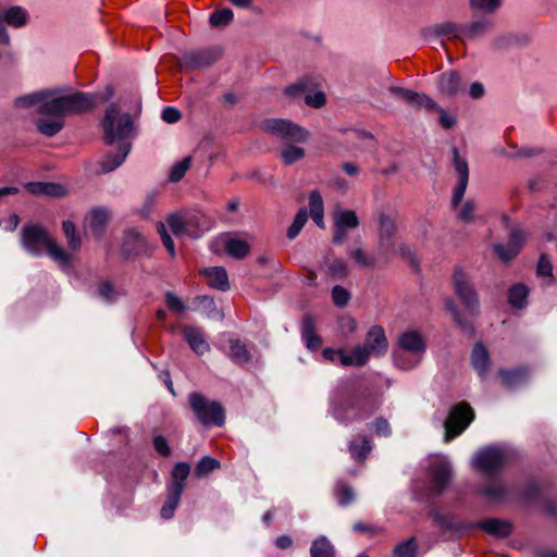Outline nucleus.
I'll return each mask as SVG.
<instances>
[{
	"instance_id": "nucleus-1",
	"label": "nucleus",
	"mask_w": 557,
	"mask_h": 557,
	"mask_svg": "<svg viewBox=\"0 0 557 557\" xmlns=\"http://www.w3.org/2000/svg\"><path fill=\"white\" fill-rule=\"evenodd\" d=\"M114 90L107 86L106 94H91L83 91H65L59 88L44 89L42 106H40V115L36 121L37 129L40 134L52 137L64 127V116L78 115L95 109L99 102L108 101L112 98Z\"/></svg>"
},
{
	"instance_id": "nucleus-2",
	"label": "nucleus",
	"mask_w": 557,
	"mask_h": 557,
	"mask_svg": "<svg viewBox=\"0 0 557 557\" xmlns=\"http://www.w3.org/2000/svg\"><path fill=\"white\" fill-rule=\"evenodd\" d=\"M22 245L34 256H40L46 249L47 255L65 272L72 268L73 256L60 247L41 225H25L22 230Z\"/></svg>"
},
{
	"instance_id": "nucleus-3",
	"label": "nucleus",
	"mask_w": 557,
	"mask_h": 557,
	"mask_svg": "<svg viewBox=\"0 0 557 557\" xmlns=\"http://www.w3.org/2000/svg\"><path fill=\"white\" fill-rule=\"evenodd\" d=\"M425 352V342L417 331H406L398 337L393 351L394 364L401 370H411L420 364Z\"/></svg>"
},
{
	"instance_id": "nucleus-4",
	"label": "nucleus",
	"mask_w": 557,
	"mask_h": 557,
	"mask_svg": "<svg viewBox=\"0 0 557 557\" xmlns=\"http://www.w3.org/2000/svg\"><path fill=\"white\" fill-rule=\"evenodd\" d=\"M101 125L104 141L108 145L127 143L126 139L134 133V124L129 113L121 112L115 103H111L106 109Z\"/></svg>"
},
{
	"instance_id": "nucleus-5",
	"label": "nucleus",
	"mask_w": 557,
	"mask_h": 557,
	"mask_svg": "<svg viewBox=\"0 0 557 557\" xmlns=\"http://www.w3.org/2000/svg\"><path fill=\"white\" fill-rule=\"evenodd\" d=\"M188 400L193 412L201 424L205 426L224 424L225 411L219 401H211L199 393H191Z\"/></svg>"
},
{
	"instance_id": "nucleus-6",
	"label": "nucleus",
	"mask_w": 557,
	"mask_h": 557,
	"mask_svg": "<svg viewBox=\"0 0 557 557\" xmlns=\"http://www.w3.org/2000/svg\"><path fill=\"white\" fill-rule=\"evenodd\" d=\"M507 461L506 451L496 446L480 449L472 459L473 467L485 475L498 472Z\"/></svg>"
},
{
	"instance_id": "nucleus-7",
	"label": "nucleus",
	"mask_w": 557,
	"mask_h": 557,
	"mask_svg": "<svg viewBox=\"0 0 557 557\" xmlns=\"http://www.w3.org/2000/svg\"><path fill=\"white\" fill-rule=\"evenodd\" d=\"M473 418L474 412L468 404L460 403L454 406L444 423L445 442H450L460 435L472 422Z\"/></svg>"
},
{
	"instance_id": "nucleus-8",
	"label": "nucleus",
	"mask_w": 557,
	"mask_h": 557,
	"mask_svg": "<svg viewBox=\"0 0 557 557\" xmlns=\"http://www.w3.org/2000/svg\"><path fill=\"white\" fill-rule=\"evenodd\" d=\"M453 283L456 295L460 298L463 306L472 313L479 311V298L473 286L470 284L467 274L462 270H455Z\"/></svg>"
},
{
	"instance_id": "nucleus-9",
	"label": "nucleus",
	"mask_w": 557,
	"mask_h": 557,
	"mask_svg": "<svg viewBox=\"0 0 557 557\" xmlns=\"http://www.w3.org/2000/svg\"><path fill=\"white\" fill-rule=\"evenodd\" d=\"M453 283L456 295L460 298L463 306L472 313L479 311V298L473 286L470 284L467 274L462 270H455Z\"/></svg>"
},
{
	"instance_id": "nucleus-10",
	"label": "nucleus",
	"mask_w": 557,
	"mask_h": 557,
	"mask_svg": "<svg viewBox=\"0 0 557 557\" xmlns=\"http://www.w3.org/2000/svg\"><path fill=\"white\" fill-rule=\"evenodd\" d=\"M451 466L446 457L434 456L430 463V478L434 492L442 493L451 478Z\"/></svg>"
},
{
	"instance_id": "nucleus-11",
	"label": "nucleus",
	"mask_w": 557,
	"mask_h": 557,
	"mask_svg": "<svg viewBox=\"0 0 557 557\" xmlns=\"http://www.w3.org/2000/svg\"><path fill=\"white\" fill-rule=\"evenodd\" d=\"M525 240V234L519 226H512L509 233L508 245L495 244L494 252L503 262H509L516 258Z\"/></svg>"
},
{
	"instance_id": "nucleus-12",
	"label": "nucleus",
	"mask_w": 557,
	"mask_h": 557,
	"mask_svg": "<svg viewBox=\"0 0 557 557\" xmlns=\"http://www.w3.org/2000/svg\"><path fill=\"white\" fill-rule=\"evenodd\" d=\"M451 152L454 157L455 171L458 174V182L454 189L451 199V205L454 208H456L462 200L467 190L469 183V166L467 160L459 154V151L456 147L451 149Z\"/></svg>"
},
{
	"instance_id": "nucleus-13",
	"label": "nucleus",
	"mask_w": 557,
	"mask_h": 557,
	"mask_svg": "<svg viewBox=\"0 0 557 557\" xmlns=\"http://www.w3.org/2000/svg\"><path fill=\"white\" fill-rule=\"evenodd\" d=\"M267 128L287 140L304 143L308 139V132L286 120H271L267 122Z\"/></svg>"
},
{
	"instance_id": "nucleus-14",
	"label": "nucleus",
	"mask_w": 557,
	"mask_h": 557,
	"mask_svg": "<svg viewBox=\"0 0 557 557\" xmlns=\"http://www.w3.org/2000/svg\"><path fill=\"white\" fill-rule=\"evenodd\" d=\"M110 220V212L106 208H94L84 219V230L96 237H100Z\"/></svg>"
},
{
	"instance_id": "nucleus-15",
	"label": "nucleus",
	"mask_w": 557,
	"mask_h": 557,
	"mask_svg": "<svg viewBox=\"0 0 557 557\" xmlns=\"http://www.w3.org/2000/svg\"><path fill=\"white\" fill-rule=\"evenodd\" d=\"M221 55L218 49H205L187 52L183 55V65L188 69H202L213 64Z\"/></svg>"
},
{
	"instance_id": "nucleus-16",
	"label": "nucleus",
	"mask_w": 557,
	"mask_h": 557,
	"mask_svg": "<svg viewBox=\"0 0 557 557\" xmlns=\"http://www.w3.org/2000/svg\"><path fill=\"white\" fill-rule=\"evenodd\" d=\"M182 334L189 348L197 354L202 356L210 350V345L205 337L203 331L194 325H184L182 327Z\"/></svg>"
},
{
	"instance_id": "nucleus-17",
	"label": "nucleus",
	"mask_w": 557,
	"mask_h": 557,
	"mask_svg": "<svg viewBox=\"0 0 557 557\" xmlns=\"http://www.w3.org/2000/svg\"><path fill=\"white\" fill-rule=\"evenodd\" d=\"M396 231L395 220L381 212L379 214V245L381 250L389 251L393 248V237Z\"/></svg>"
},
{
	"instance_id": "nucleus-18",
	"label": "nucleus",
	"mask_w": 557,
	"mask_h": 557,
	"mask_svg": "<svg viewBox=\"0 0 557 557\" xmlns=\"http://www.w3.org/2000/svg\"><path fill=\"white\" fill-rule=\"evenodd\" d=\"M423 36L426 39L432 37L447 36L449 38L463 40V25L454 22H444L435 24L423 30Z\"/></svg>"
},
{
	"instance_id": "nucleus-19",
	"label": "nucleus",
	"mask_w": 557,
	"mask_h": 557,
	"mask_svg": "<svg viewBox=\"0 0 557 557\" xmlns=\"http://www.w3.org/2000/svg\"><path fill=\"white\" fill-rule=\"evenodd\" d=\"M372 355H384L388 347V342L382 326L373 325L367 333L363 344Z\"/></svg>"
},
{
	"instance_id": "nucleus-20",
	"label": "nucleus",
	"mask_w": 557,
	"mask_h": 557,
	"mask_svg": "<svg viewBox=\"0 0 557 557\" xmlns=\"http://www.w3.org/2000/svg\"><path fill=\"white\" fill-rule=\"evenodd\" d=\"M493 27V20L486 16L463 25V40H476L485 36Z\"/></svg>"
},
{
	"instance_id": "nucleus-21",
	"label": "nucleus",
	"mask_w": 557,
	"mask_h": 557,
	"mask_svg": "<svg viewBox=\"0 0 557 557\" xmlns=\"http://www.w3.org/2000/svg\"><path fill=\"white\" fill-rule=\"evenodd\" d=\"M3 23L14 28L24 27L29 21V14L21 5H11L0 11Z\"/></svg>"
},
{
	"instance_id": "nucleus-22",
	"label": "nucleus",
	"mask_w": 557,
	"mask_h": 557,
	"mask_svg": "<svg viewBox=\"0 0 557 557\" xmlns=\"http://www.w3.org/2000/svg\"><path fill=\"white\" fill-rule=\"evenodd\" d=\"M371 355L372 354L364 345H357L352 348L350 355L339 349V362L344 367H361L368 362Z\"/></svg>"
},
{
	"instance_id": "nucleus-23",
	"label": "nucleus",
	"mask_w": 557,
	"mask_h": 557,
	"mask_svg": "<svg viewBox=\"0 0 557 557\" xmlns=\"http://www.w3.org/2000/svg\"><path fill=\"white\" fill-rule=\"evenodd\" d=\"M131 151L129 143L119 144V153H108L100 161V172L109 173L115 169H117L126 159L127 154Z\"/></svg>"
},
{
	"instance_id": "nucleus-24",
	"label": "nucleus",
	"mask_w": 557,
	"mask_h": 557,
	"mask_svg": "<svg viewBox=\"0 0 557 557\" xmlns=\"http://www.w3.org/2000/svg\"><path fill=\"white\" fill-rule=\"evenodd\" d=\"M462 89L460 75L456 71L445 72L440 75L438 90L440 92L454 97Z\"/></svg>"
},
{
	"instance_id": "nucleus-25",
	"label": "nucleus",
	"mask_w": 557,
	"mask_h": 557,
	"mask_svg": "<svg viewBox=\"0 0 557 557\" xmlns=\"http://www.w3.org/2000/svg\"><path fill=\"white\" fill-rule=\"evenodd\" d=\"M193 221L194 218H185V215L181 213H173L166 220L168 225L174 235H188L190 237L197 238L200 236V233L188 228L190 222Z\"/></svg>"
},
{
	"instance_id": "nucleus-26",
	"label": "nucleus",
	"mask_w": 557,
	"mask_h": 557,
	"mask_svg": "<svg viewBox=\"0 0 557 557\" xmlns=\"http://www.w3.org/2000/svg\"><path fill=\"white\" fill-rule=\"evenodd\" d=\"M200 273L207 278V282L211 287L223 292L230 289V282L224 268H207L201 270Z\"/></svg>"
},
{
	"instance_id": "nucleus-27",
	"label": "nucleus",
	"mask_w": 557,
	"mask_h": 557,
	"mask_svg": "<svg viewBox=\"0 0 557 557\" xmlns=\"http://www.w3.org/2000/svg\"><path fill=\"white\" fill-rule=\"evenodd\" d=\"M471 363L474 370L479 373V375H484L487 373L490 369V355L486 347L476 343L471 352Z\"/></svg>"
},
{
	"instance_id": "nucleus-28",
	"label": "nucleus",
	"mask_w": 557,
	"mask_h": 557,
	"mask_svg": "<svg viewBox=\"0 0 557 557\" xmlns=\"http://www.w3.org/2000/svg\"><path fill=\"white\" fill-rule=\"evenodd\" d=\"M301 337L310 350H317L321 344V337L315 333L314 322L310 315L304 318L301 323Z\"/></svg>"
},
{
	"instance_id": "nucleus-29",
	"label": "nucleus",
	"mask_w": 557,
	"mask_h": 557,
	"mask_svg": "<svg viewBox=\"0 0 557 557\" xmlns=\"http://www.w3.org/2000/svg\"><path fill=\"white\" fill-rule=\"evenodd\" d=\"M309 211L313 222L320 228L325 227L324 223V205L323 199L319 190H312L309 194Z\"/></svg>"
},
{
	"instance_id": "nucleus-30",
	"label": "nucleus",
	"mask_w": 557,
	"mask_h": 557,
	"mask_svg": "<svg viewBox=\"0 0 557 557\" xmlns=\"http://www.w3.org/2000/svg\"><path fill=\"white\" fill-rule=\"evenodd\" d=\"M478 527L486 533L498 537L508 536L512 531L509 522L499 519L483 520L478 524Z\"/></svg>"
},
{
	"instance_id": "nucleus-31",
	"label": "nucleus",
	"mask_w": 557,
	"mask_h": 557,
	"mask_svg": "<svg viewBox=\"0 0 557 557\" xmlns=\"http://www.w3.org/2000/svg\"><path fill=\"white\" fill-rule=\"evenodd\" d=\"M317 88L315 82L310 77H302L296 83L287 86L284 89L285 95H287L290 98H299L304 96L306 98V95L308 92H312Z\"/></svg>"
},
{
	"instance_id": "nucleus-32",
	"label": "nucleus",
	"mask_w": 557,
	"mask_h": 557,
	"mask_svg": "<svg viewBox=\"0 0 557 557\" xmlns=\"http://www.w3.org/2000/svg\"><path fill=\"white\" fill-rule=\"evenodd\" d=\"M190 473V466L187 462H178L172 470V484L169 490L183 493L185 481Z\"/></svg>"
},
{
	"instance_id": "nucleus-33",
	"label": "nucleus",
	"mask_w": 557,
	"mask_h": 557,
	"mask_svg": "<svg viewBox=\"0 0 557 557\" xmlns=\"http://www.w3.org/2000/svg\"><path fill=\"white\" fill-rule=\"evenodd\" d=\"M310 557H335V548L326 536L321 535L312 542Z\"/></svg>"
},
{
	"instance_id": "nucleus-34",
	"label": "nucleus",
	"mask_w": 557,
	"mask_h": 557,
	"mask_svg": "<svg viewBox=\"0 0 557 557\" xmlns=\"http://www.w3.org/2000/svg\"><path fill=\"white\" fill-rule=\"evenodd\" d=\"M44 89L37 90L15 99L14 104L20 109L36 108L38 114H40V106H42Z\"/></svg>"
},
{
	"instance_id": "nucleus-35",
	"label": "nucleus",
	"mask_w": 557,
	"mask_h": 557,
	"mask_svg": "<svg viewBox=\"0 0 557 557\" xmlns=\"http://www.w3.org/2000/svg\"><path fill=\"white\" fill-rule=\"evenodd\" d=\"M333 220L336 225L348 230L356 228L359 225L358 216L352 210L337 209L334 211Z\"/></svg>"
},
{
	"instance_id": "nucleus-36",
	"label": "nucleus",
	"mask_w": 557,
	"mask_h": 557,
	"mask_svg": "<svg viewBox=\"0 0 557 557\" xmlns=\"http://www.w3.org/2000/svg\"><path fill=\"white\" fill-rule=\"evenodd\" d=\"M370 440L367 436H358L349 444V451L354 459L362 460L371 450Z\"/></svg>"
},
{
	"instance_id": "nucleus-37",
	"label": "nucleus",
	"mask_w": 557,
	"mask_h": 557,
	"mask_svg": "<svg viewBox=\"0 0 557 557\" xmlns=\"http://www.w3.org/2000/svg\"><path fill=\"white\" fill-rule=\"evenodd\" d=\"M196 301L201 306V309L208 319L220 321L224 319V313L216 308L212 297L198 296L196 297Z\"/></svg>"
},
{
	"instance_id": "nucleus-38",
	"label": "nucleus",
	"mask_w": 557,
	"mask_h": 557,
	"mask_svg": "<svg viewBox=\"0 0 557 557\" xmlns=\"http://www.w3.org/2000/svg\"><path fill=\"white\" fill-rule=\"evenodd\" d=\"M406 103L411 106L416 110L425 109L428 111H431L435 110L436 108V102L432 98H430L425 94H419L414 90L411 91Z\"/></svg>"
},
{
	"instance_id": "nucleus-39",
	"label": "nucleus",
	"mask_w": 557,
	"mask_h": 557,
	"mask_svg": "<svg viewBox=\"0 0 557 557\" xmlns=\"http://www.w3.org/2000/svg\"><path fill=\"white\" fill-rule=\"evenodd\" d=\"M227 253L236 259H243L250 251V246L246 240L239 238H230L225 244Z\"/></svg>"
},
{
	"instance_id": "nucleus-40",
	"label": "nucleus",
	"mask_w": 557,
	"mask_h": 557,
	"mask_svg": "<svg viewBox=\"0 0 557 557\" xmlns=\"http://www.w3.org/2000/svg\"><path fill=\"white\" fill-rule=\"evenodd\" d=\"M230 358L236 363L248 362L250 354L246 345L239 339H230Z\"/></svg>"
},
{
	"instance_id": "nucleus-41",
	"label": "nucleus",
	"mask_w": 557,
	"mask_h": 557,
	"mask_svg": "<svg viewBox=\"0 0 557 557\" xmlns=\"http://www.w3.org/2000/svg\"><path fill=\"white\" fill-rule=\"evenodd\" d=\"M529 289L523 284L513 285L508 293V300L516 308H523L527 305Z\"/></svg>"
},
{
	"instance_id": "nucleus-42",
	"label": "nucleus",
	"mask_w": 557,
	"mask_h": 557,
	"mask_svg": "<svg viewBox=\"0 0 557 557\" xmlns=\"http://www.w3.org/2000/svg\"><path fill=\"white\" fill-rule=\"evenodd\" d=\"M62 231L69 248L74 251L78 250L82 246V239L76 232L75 224L72 221H64L62 224Z\"/></svg>"
},
{
	"instance_id": "nucleus-43",
	"label": "nucleus",
	"mask_w": 557,
	"mask_h": 557,
	"mask_svg": "<svg viewBox=\"0 0 557 557\" xmlns=\"http://www.w3.org/2000/svg\"><path fill=\"white\" fill-rule=\"evenodd\" d=\"M334 495L341 506H347L355 499V493L351 486L338 482L334 487Z\"/></svg>"
},
{
	"instance_id": "nucleus-44",
	"label": "nucleus",
	"mask_w": 557,
	"mask_h": 557,
	"mask_svg": "<svg viewBox=\"0 0 557 557\" xmlns=\"http://www.w3.org/2000/svg\"><path fill=\"white\" fill-rule=\"evenodd\" d=\"M308 220V212L306 208H301L296 213L293 223L287 230V237L289 239H294L298 236L302 227L305 226L306 222Z\"/></svg>"
},
{
	"instance_id": "nucleus-45",
	"label": "nucleus",
	"mask_w": 557,
	"mask_h": 557,
	"mask_svg": "<svg viewBox=\"0 0 557 557\" xmlns=\"http://www.w3.org/2000/svg\"><path fill=\"white\" fill-rule=\"evenodd\" d=\"M182 493L169 490V495L165 504L161 508V517L163 519H171L174 516L181 500Z\"/></svg>"
},
{
	"instance_id": "nucleus-46",
	"label": "nucleus",
	"mask_w": 557,
	"mask_h": 557,
	"mask_svg": "<svg viewBox=\"0 0 557 557\" xmlns=\"http://www.w3.org/2000/svg\"><path fill=\"white\" fill-rule=\"evenodd\" d=\"M218 468H220L219 460H216L212 457H209V456H205L196 465L195 475L197 478H202V476L208 475L209 473H211L212 471H214Z\"/></svg>"
},
{
	"instance_id": "nucleus-47",
	"label": "nucleus",
	"mask_w": 557,
	"mask_h": 557,
	"mask_svg": "<svg viewBox=\"0 0 557 557\" xmlns=\"http://www.w3.org/2000/svg\"><path fill=\"white\" fill-rule=\"evenodd\" d=\"M416 539L410 537L404 542H400L393 550L394 557H416L417 555Z\"/></svg>"
},
{
	"instance_id": "nucleus-48",
	"label": "nucleus",
	"mask_w": 557,
	"mask_h": 557,
	"mask_svg": "<svg viewBox=\"0 0 557 557\" xmlns=\"http://www.w3.org/2000/svg\"><path fill=\"white\" fill-rule=\"evenodd\" d=\"M327 272L333 277L342 280L348 276L349 267L345 260L335 258L327 264Z\"/></svg>"
},
{
	"instance_id": "nucleus-49",
	"label": "nucleus",
	"mask_w": 557,
	"mask_h": 557,
	"mask_svg": "<svg viewBox=\"0 0 557 557\" xmlns=\"http://www.w3.org/2000/svg\"><path fill=\"white\" fill-rule=\"evenodd\" d=\"M233 11L228 8L215 10L211 13L209 23L213 27H222L227 25L233 20Z\"/></svg>"
},
{
	"instance_id": "nucleus-50",
	"label": "nucleus",
	"mask_w": 557,
	"mask_h": 557,
	"mask_svg": "<svg viewBox=\"0 0 557 557\" xmlns=\"http://www.w3.org/2000/svg\"><path fill=\"white\" fill-rule=\"evenodd\" d=\"M305 156V150L300 147L288 145L283 148L281 152V158L285 165H290L299 160H301Z\"/></svg>"
},
{
	"instance_id": "nucleus-51",
	"label": "nucleus",
	"mask_w": 557,
	"mask_h": 557,
	"mask_svg": "<svg viewBox=\"0 0 557 557\" xmlns=\"http://www.w3.org/2000/svg\"><path fill=\"white\" fill-rule=\"evenodd\" d=\"M499 375L502 376L503 383L508 387H513L525 380V371L521 369L511 371L500 370Z\"/></svg>"
},
{
	"instance_id": "nucleus-52",
	"label": "nucleus",
	"mask_w": 557,
	"mask_h": 557,
	"mask_svg": "<svg viewBox=\"0 0 557 557\" xmlns=\"http://www.w3.org/2000/svg\"><path fill=\"white\" fill-rule=\"evenodd\" d=\"M482 494L492 500H502L507 495V488L504 484L494 482L485 486Z\"/></svg>"
},
{
	"instance_id": "nucleus-53",
	"label": "nucleus",
	"mask_w": 557,
	"mask_h": 557,
	"mask_svg": "<svg viewBox=\"0 0 557 557\" xmlns=\"http://www.w3.org/2000/svg\"><path fill=\"white\" fill-rule=\"evenodd\" d=\"M470 7L475 11L494 13L502 5V0H469Z\"/></svg>"
},
{
	"instance_id": "nucleus-54",
	"label": "nucleus",
	"mask_w": 557,
	"mask_h": 557,
	"mask_svg": "<svg viewBox=\"0 0 557 557\" xmlns=\"http://www.w3.org/2000/svg\"><path fill=\"white\" fill-rule=\"evenodd\" d=\"M190 163H191L190 157H186L182 161L176 163L172 169V172L170 175V181L173 183L181 181L184 177L186 171L189 169Z\"/></svg>"
},
{
	"instance_id": "nucleus-55",
	"label": "nucleus",
	"mask_w": 557,
	"mask_h": 557,
	"mask_svg": "<svg viewBox=\"0 0 557 557\" xmlns=\"http://www.w3.org/2000/svg\"><path fill=\"white\" fill-rule=\"evenodd\" d=\"M157 232L160 235L162 244L165 247V249L168 250V252L172 257H174L175 256V245H174V242H173L171 235L168 233L166 226L163 222L157 223Z\"/></svg>"
},
{
	"instance_id": "nucleus-56",
	"label": "nucleus",
	"mask_w": 557,
	"mask_h": 557,
	"mask_svg": "<svg viewBox=\"0 0 557 557\" xmlns=\"http://www.w3.org/2000/svg\"><path fill=\"white\" fill-rule=\"evenodd\" d=\"M475 211V202L469 199L463 203V206L458 211L457 218L465 223L472 222L474 220Z\"/></svg>"
},
{
	"instance_id": "nucleus-57",
	"label": "nucleus",
	"mask_w": 557,
	"mask_h": 557,
	"mask_svg": "<svg viewBox=\"0 0 557 557\" xmlns=\"http://www.w3.org/2000/svg\"><path fill=\"white\" fill-rule=\"evenodd\" d=\"M536 274L539 276L547 277L550 282L554 281L553 277V265L550 260L546 255H542L539 259L537 265H536Z\"/></svg>"
},
{
	"instance_id": "nucleus-58",
	"label": "nucleus",
	"mask_w": 557,
	"mask_h": 557,
	"mask_svg": "<svg viewBox=\"0 0 557 557\" xmlns=\"http://www.w3.org/2000/svg\"><path fill=\"white\" fill-rule=\"evenodd\" d=\"M349 299H350V294L346 288H344L339 285H336L333 287L332 300L335 306L345 307L348 304Z\"/></svg>"
},
{
	"instance_id": "nucleus-59",
	"label": "nucleus",
	"mask_w": 557,
	"mask_h": 557,
	"mask_svg": "<svg viewBox=\"0 0 557 557\" xmlns=\"http://www.w3.org/2000/svg\"><path fill=\"white\" fill-rule=\"evenodd\" d=\"M165 304L170 310L176 313H182L186 310V305L184 301L172 292L165 293Z\"/></svg>"
},
{
	"instance_id": "nucleus-60",
	"label": "nucleus",
	"mask_w": 557,
	"mask_h": 557,
	"mask_svg": "<svg viewBox=\"0 0 557 557\" xmlns=\"http://www.w3.org/2000/svg\"><path fill=\"white\" fill-rule=\"evenodd\" d=\"M349 255L355 259L359 267H373L375 263L374 259L368 257L361 248L350 250Z\"/></svg>"
},
{
	"instance_id": "nucleus-61",
	"label": "nucleus",
	"mask_w": 557,
	"mask_h": 557,
	"mask_svg": "<svg viewBox=\"0 0 557 557\" xmlns=\"http://www.w3.org/2000/svg\"><path fill=\"white\" fill-rule=\"evenodd\" d=\"M98 294L107 302H112L116 299V292L109 282L100 283Z\"/></svg>"
},
{
	"instance_id": "nucleus-62",
	"label": "nucleus",
	"mask_w": 557,
	"mask_h": 557,
	"mask_svg": "<svg viewBox=\"0 0 557 557\" xmlns=\"http://www.w3.org/2000/svg\"><path fill=\"white\" fill-rule=\"evenodd\" d=\"M346 411H354L355 414L357 416L356 408L352 405H346L345 407H334L332 414L338 422L347 424L350 421V419L346 417Z\"/></svg>"
},
{
	"instance_id": "nucleus-63",
	"label": "nucleus",
	"mask_w": 557,
	"mask_h": 557,
	"mask_svg": "<svg viewBox=\"0 0 557 557\" xmlns=\"http://www.w3.org/2000/svg\"><path fill=\"white\" fill-rule=\"evenodd\" d=\"M306 104L312 108H321L325 103V95L322 91H317L313 95L308 92L305 98Z\"/></svg>"
},
{
	"instance_id": "nucleus-64",
	"label": "nucleus",
	"mask_w": 557,
	"mask_h": 557,
	"mask_svg": "<svg viewBox=\"0 0 557 557\" xmlns=\"http://www.w3.org/2000/svg\"><path fill=\"white\" fill-rule=\"evenodd\" d=\"M162 120L169 124H173V123H176L181 120L182 117V114L181 112L174 108V107H165L163 110H162Z\"/></svg>"
}]
</instances>
